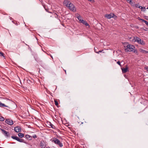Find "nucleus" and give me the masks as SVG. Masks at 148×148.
I'll list each match as a JSON object with an SVG mask.
<instances>
[{
  "instance_id": "obj_14",
  "label": "nucleus",
  "mask_w": 148,
  "mask_h": 148,
  "mask_svg": "<svg viewBox=\"0 0 148 148\" xmlns=\"http://www.w3.org/2000/svg\"><path fill=\"white\" fill-rule=\"evenodd\" d=\"M128 3H130L132 6H134L135 5V2L132 1L131 0H130L129 1L127 2Z\"/></svg>"
},
{
  "instance_id": "obj_33",
  "label": "nucleus",
  "mask_w": 148,
  "mask_h": 148,
  "mask_svg": "<svg viewBox=\"0 0 148 148\" xmlns=\"http://www.w3.org/2000/svg\"><path fill=\"white\" fill-rule=\"evenodd\" d=\"M144 30L145 31H148V28H146V29H144Z\"/></svg>"
},
{
  "instance_id": "obj_27",
  "label": "nucleus",
  "mask_w": 148,
  "mask_h": 148,
  "mask_svg": "<svg viewBox=\"0 0 148 148\" xmlns=\"http://www.w3.org/2000/svg\"><path fill=\"white\" fill-rule=\"evenodd\" d=\"M98 48L97 47L96 48H94V51L96 53H97V52H98Z\"/></svg>"
},
{
  "instance_id": "obj_8",
  "label": "nucleus",
  "mask_w": 148,
  "mask_h": 148,
  "mask_svg": "<svg viewBox=\"0 0 148 148\" xmlns=\"http://www.w3.org/2000/svg\"><path fill=\"white\" fill-rule=\"evenodd\" d=\"M114 16L115 15L114 14L111 13L109 14H106L105 15V16L109 19L113 18Z\"/></svg>"
},
{
  "instance_id": "obj_2",
  "label": "nucleus",
  "mask_w": 148,
  "mask_h": 148,
  "mask_svg": "<svg viewBox=\"0 0 148 148\" xmlns=\"http://www.w3.org/2000/svg\"><path fill=\"white\" fill-rule=\"evenodd\" d=\"M63 4L65 6L68 7L69 9H74L75 8V7L74 5L69 1H64Z\"/></svg>"
},
{
  "instance_id": "obj_28",
  "label": "nucleus",
  "mask_w": 148,
  "mask_h": 148,
  "mask_svg": "<svg viewBox=\"0 0 148 148\" xmlns=\"http://www.w3.org/2000/svg\"><path fill=\"white\" fill-rule=\"evenodd\" d=\"M77 122L78 124H79V125H81L83 123V122L80 121L79 120L77 121Z\"/></svg>"
},
{
  "instance_id": "obj_34",
  "label": "nucleus",
  "mask_w": 148,
  "mask_h": 148,
  "mask_svg": "<svg viewBox=\"0 0 148 148\" xmlns=\"http://www.w3.org/2000/svg\"><path fill=\"white\" fill-rule=\"evenodd\" d=\"M88 0V1H91L92 2H94V0Z\"/></svg>"
},
{
  "instance_id": "obj_6",
  "label": "nucleus",
  "mask_w": 148,
  "mask_h": 148,
  "mask_svg": "<svg viewBox=\"0 0 148 148\" xmlns=\"http://www.w3.org/2000/svg\"><path fill=\"white\" fill-rule=\"evenodd\" d=\"M135 5L136 8H139L141 9H148V7L146 8L145 7H142L139 3L136 4Z\"/></svg>"
},
{
  "instance_id": "obj_24",
  "label": "nucleus",
  "mask_w": 148,
  "mask_h": 148,
  "mask_svg": "<svg viewBox=\"0 0 148 148\" xmlns=\"http://www.w3.org/2000/svg\"><path fill=\"white\" fill-rule=\"evenodd\" d=\"M4 120V118L2 117H0V121H3Z\"/></svg>"
},
{
  "instance_id": "obj_11",
  "label": "nucleus",
  "mask_w": 148,
  "mask_h": 148,
  "mask_svg": "<svg viewBox=\"0 0 148 148\" xmlns=\"http://www.w3.org/2000/svg\"><path fill=\"white\" fill-rule=\"evenodd\" d=\"M75 16L77 17L78 19L79 20V22L81 21L82 20V17L80 16V15L78 14H75Z\"/></svg>"
},
{
  "instance_id": "obj_31",
  "label": "nucleus",
  "mask_w": 148,
  "mask_h": 148,
  "mask_svg": "<svg viewBox=\"0 0 148 148\" xmlns=\"http://www.w3.org/2000/svg\"><path fill=\"white\" fill-rule=\"evenodd\" d=\"M145 69L148 72V66H147L146 67H145Z\"/></svg>"
},
{
  "instance_id": "obj_36",
  "label": "nucleus",
  "mask_w": 148,
  "mask_h": 148,
  "mask_svg": "<svg viewBox=\"0 0 148 148\" xmlns=\"http://www.w3.org/2000/svg\"><path fill=\"white\" fill-rule=\"evenodd\" d=\"M64 71L65 72V73L66 74V70H64Z\"/></svg>"
},
{
  "instance_id": "obj_23",
  "label": "nucleus",
  "mask_w": 148,
  "mask_h": 148,
  "mask_svg": "<svg viewBox=\"0 0 148 148\" xmlns=\"http://www.w3.org/2000/svg\"><path fill=\"white\" fill-rule=\"evenodd\" d=\"M54 101L55 104V105L56 106H58V102L57 101V100L56 99H55Z\"/></svg>"
},
{
  "instance_id": "obj_26",
  "label": "nucleus",
  "mask_w": 148,
  "mask_h": 148,
  "mask_svg": "<svg viewBox=\"0 0 148 148\" xmlns=\"http://www.w3.org/2000/svg\"><path fill=\"white\" fill-rule=\"evenodd\" d=\"M27 82L28 83L30 84H31L32 83V82L29 79L27 80Z\"/></svg>"
},
{
  "instance_id": "obj_15",
  "label": "nucleus",
  "mask_w": 148,
  "mask_h": 148,
  "mask_svg": "<svg viewBox=\"0 0 148 148\" xmlns=\"http://www.w3.org/2000/svg\"><path fill=\"white\" fill-rule=\"evenodd\" d=\"M49 127L52 128L53 129H55L56 127L55 126L53 125L51 122H49Z\"/></svg>"
},
{
  "instance_id": "obj_16",
  "label": "nucleus",
  "mask_w": 148,
  "mask_h": 148,
  "mask_svg": "<svg viewBox=\"0 0 148 148\" xmlns=\"http://www.w3.org/2000/svg\"><path fill=\"white\" fill-rule=\"evenodd\" d=\"M140 51L141 52H142V53H145V54L148 53V51H145L143 49H141L140 50Z\"/></svg>"
},
{
  "instance_id": "obj_10",
  "label": "nucleus",
  "mask_w": 148,
  "mask_h": 148,
  "mask_svg": "<svg viewBox=\"0 0 148 148\" xmlns=\"http://www.w3.org/2000/svg\"><path fill=\"white\" fill-rule=\"evenodd\" d=\"M14 131L16 132H21V128L19 126L16 127L14 128Z\"/></svg>"
},
{
  "instance_id": "obj_41",
  "label": "nucleus",
  "mask_w": 148,
  "mask_h": 148,
  "mask_svg": "<svg viewBox=\"0 0 148 148\" xmlns=\"http://www.w3.org/2000/svg\"><path fill=\"white\" fill-rule=\"evenodd\" d=\"M51 58H53V57H52V56H51Z\"/></svg>"
},
{
  "instance_id": "obj_22",
  "label": "nucleus",
  "mask_w": 148,
  "mask_h": 148,
  "mask_svg": "<svg viewBox=\"0 0 148 148\" xmlns=\"http://www.w3.org/2000/svg\"><path fill=\"white\" fill-rule=\"evenodd\" d=\"M11 138L14 139L16 140H17L18 138V137L16 136H11Z\"/></svg>"
},
{
  "instance_id": "obj_39",
  "label": "nucleus",
  "mask_w": 148,
  "mask_h": 148,
  "mask_svg": "<svg viewBox=\"0 0 148 148\" xmlns=\"http://www.w3.org/2000/svg\"><path fill=\"white\" fill-rule=\"evenodd\" d=\"M142 11H145V10H141Z\"/></svg>"
},
{
  "instance_id": "obj_4",
  "label": "nucleus",
  "mask_w": 148,
  "mask_h": 148,
  "mask_svg": "<svg viewBox=\"0 0 148 148\" xmlns=\"http://www.w3.org/2000/svg\"><path fill=\"white\" fill-rule=\"evenodd\" d=\"M52 142H53L55 144L58 145L60 147H62L63 146L62 144L60 142V140L57 138H53Z\"/></svg>"
},
{
  "instance_id": "obj_13",
  "label": "nucleus",
  "mask_w": 148,
  "mask_h": 148,
  "mask_svg": "<svg viewBox=\"0 0 148 148\" xmlns=\"http://www.w3.org/2000/svg\"><path fill=\"white\" fill-rule=\"evenodd\" d=\"M80 23H82L84 25L86 26H89V25L88 23L86 21L84 20H82L81 21Z\"/></svg>"
},
{
  "instance_id": "obj_12",
  "label": "nucleus",
  "mask_w": 148,
  "mask_h": 148,
  "mask_svg": "<svg viewBox=\"0 0 148 148\" xmlns=\"http://www.w3.org/2000/svg\"><path fill=\"white\" fill-rule=\"evenodd\" d=\"M122 72L123 73H125L127 71H128V67L127 66V65H126V67L125 68H122L121 69Z\"/></svg>"
},
{
  "instance_id": "obj_18",
  "label": "nucleus",
  "mask_w": 148,
  "mask_h": 148,
  "mask_svg": "<svg viewBox=\"0 0 148 148\" xmlns=\"http://www.w3.org/2000/svg\"><path fill=\"white\" fill-rule=\"evenodd\" d=\"M8 107V106L5 105L3 103H1V102L0 101V107Z\"/></svg>"
},
{
  "instance_id": "obj_17",
  "label": "nucleus",
  "mask_w": 148,
  "mask_h": 148,
  "mask_svg": "<svg viewBox=\"0 0 148 148\" xmlns=\"http://www.w3.org/2000/svg\"><path fill=\"white\" fill-rule=\"evenodd\" d=\"M25 137L27 139L29 140H31L32 138V137L29 135H26Z\"/></svg>"
},
{
  "instance_id": "obj_7",
  "label": "nucleus",
  "mask_w": 148,
  "mask_h": 148,
  "mask_svg": "<svg viewBox=\"0 0 148 148\" xmlns=\"http://www.w3.org/2000/svg\"><path fill=\"white\" fill-rule=\"evenodd\" d=\"M5 122L8 124L11 125L13 124V121L10 119H6L5 120Z\"/></svg>"
},
{
  "instance_id": "obj_5",
  "label": "nucleus",
  "mask_w": 148,
  "mask_h": 148,
  "mask_svg": "<svg viewBox=\"0 0 148 148\" xmlns=\"http://www.w3.org/2000/svg\"><path fill=\"white\" fill-rule=\"evenodd\" d=\"M1 130L2 131V133L5 137H10V134L9 132L6 131L3 129H1Z\"/></svg>"
},
{
  "instance_id": "obj_37",
  "label": "nucleus",
  "mask_w": 148,
  "mask_h": 148,
  "mask_svg": "<svg viewBox=\"0 0 148 148\" xmlns=\"http://www.w3.org/2000/svg\"><path fill=\"white\" fill-rule=\"evenodd\" d=\"M46 10L47 11V12H49L48 11L49 10Z\"/></svg>"
},
{
  "instance_id": "obj_30",
  "label": "nucleus",
  "mask_w": 148,
  "mask_h": 148,
  "mask_svg": "<svg viewBox=\"0 0 148 148\" xmlns=\"http://www.w3.org/2000/svg\"><path fill=\"white\" fill-rule=\"evenodd\" d=\"M117 63L120 66H121V64L120 61H118L117 62Z\"/></svg>"
},
{
  "instance_id": "obj_1",
  "label": "nucleus",
  "mask_w": 148,
  "mask_h": 148,
  "mask_svg": "<svg viewBox=\"0 0 148 148\" xmlns=\"http://www.w3.org/2000/svg\"><path fill=\"white\" fill-rule=\"evenodd\" d=\"M123 45L125 47H126L125 49L126 51H133L138 54V51L136 49H135V47L133 45L129 44L127 42H125Z\"/></svg>"
},
{
  "instance_id": "obj_32",
  "label": "nucleus",
  "mask_w": 148,
  "mask_h": 148,
  "mask_svg": "<svg viewBox=\"0 0 148 148\" xmlns=\"http://www.w3.org/2000/svg\"><path fill=\"white\" fill-rule=\"evenodd\" d=\"M103 51V50H102V51L100 50V51H98V52H97V53H100V52H101Z\"/></svg>"
},
{
  "instance_id": "obj_9",
  "label": "nucleus",
  "mask_w": 148,
  "mask_h": 148,
  "mask_svg": "<svg viewBox=\"0 0 148 148\" xmlns=\"http://www.w3.org/2000/svg\"><path fill=\"white\" fill-rule=\"evenodd\" d=\"M40 147L42 148H45L46 146V142L44 140H42L40 143Z\"/></svg>"
},
{
  "instance_id": "obj_20",
  "label": "nucleus",
  "mask_w": 148,
  "mask_h": 148,
  "mask_svg": "<svg viewBox=\"0 0 148 148\" xmlns=\"http://www.w3.org/2000/svg\"><path fill=\"white\" fill-rule=\"evenodd\" d=\"M18 136L20 138H23L24 136V134L22 133H19L18 134Z\"/></svg>"
},
{
  "instance_id": "obj_3",
  "label": "nucleus",
  "mask_w": 148,
  "mask_h": 148,
  "mask_svg": "<svg viewBox=\"0 0 148 148\" xmlns=\"http://www.w3.org/2000/svg\"><path fill=\"white\" fill-rule=\"evenodd\" d=\"M134 39L135 40V41L137 42L139 44L143 45H145V42L142 40L140 38L138 37H134Z\"/></svg>"
},
{
  "instance_id": "obj_19",
  "label": "nucleus",
  "mask_w": 148,
  "mask_h": 148,
  "mask_svg": "<svg viewBox=\"0 0 148 148\" xmlns=\"http://www.w3.org/2000/svg\"><path fill=\"white\" fill-rule=\"evenodd\" d=\"M17 141L20 142L24 143L25 142V141L23 140V139L21 138H20L18 137V138Z\"/></svg>"
},
{
  "instance_id": "obj_29",
  "label": "nucleus",
  "mask_w": 148,
  "mask_h": 148,
  "mask_svg": "<svg viewBox=\"0 0 148 148\" xmlns=\"http://www.w3.org/2000/svg\"><path fill=\"white\" fill-rule=\"evenodd\" d=\"M32 137H33V138H37V136L36 134H34V135H33Z\"/></svg>"
},
{
  "instance_id": "obj_40",
  "label": "nucleus",
  "mask_w": 148,
  "mask_h": 148,
  "mask_svg": "<svg viewBox=\"0 0 148 148\" xmlns=\"http://www.w3.org/2000/svg\"><path fill=\"white\" fill-rule=\"evenodd\" d=\"M127 1V2L129 1L130 0H126Z\"/></svg>"
},
{
  "instance_id": "obj_35",
  "label": "nucleus",
  "mask_w": 148,
  "mask_h": 148,
  "mask_svg": "<svg viewBox=\"0 0 148 148\" xmlns=\"http://www.w3.org/2000/svg\"><path fill=\"white\" fill-rule=\"evenodd\" d=\"M72 10V11L73 12H75V10Z\"/></svg>"
},
{
  "instance_id": "obj_38",
  "label": "nucleus",
  "mask_w": 148,
  "mask_h": 148,
  "mask_svg": "<svg viewBox=\"0 0 148 148\" xmlns=\"http://www.w3.org/2000/svg\"><path fill=\"white\" fill-rule=\"evenodd\" d=\"M46 148H50L49 147H47Z\"/></svg>"
},
{
  "instance_id": "obj_25",
  "label": "nucleus",
  "mask_w": 148,
  "mask_h": 148,
  "mask_svg": "<svg viewBox=\"0 0 148 148\" xmlns=\"http://www.w3.org/2000/svg\"><path fill=\"white\" fill-rule=\"evenodd\" d=\"M0 56H3L4 57H5L4 56V54L1 51H0Z\"/></svg>"
},
{
  "instance_id": "obj_21",
  "label": "nucleus",
  "mask_w": 148,
  "mask_h": 148,
  "mask_svg": "<svg viewBox=\"0 0 148 148\" xmlns=\"http://www.w3.org/2000/svg\"><path fill=\"white\" fill-rule=\"evenodd\" d=\"M141 20L143 22L145 23V24L148 26V22H147L146 21L142 19H141Z\"/></svg>"
}]
</instances>
